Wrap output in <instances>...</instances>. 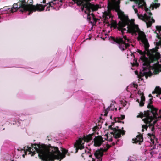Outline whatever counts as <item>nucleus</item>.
<instances>
[{"instance_id":"nucleus-20","label":"nucleus","mask_w":161,"mask_h":161,"mask_svg":"<svg viewBox=\"0 0 161 161\" xmlns=\"http://www.w3.org/2000/svg\"><path fill=\"white\" fill-rule=\"evenodd\" d=\"M94 155L95 157L99 161H102V157L103 155V153L102 151H101V149H98L96 150Z\"/></svg>"},{"instance_id":"nucleus-58","label":"nucleus","mask_w":161,"mask_h":161,"mask_svg":"<svg viewBox=\"0 0 161 161\" xmlns=\"http://www.w3.org/2000/svg\"><path fill=\"white\" fill-rule=\"evenodd\" d=\"M46 0H43V3H46Z\"/></svg>"},{"instance_id":"nucleus-46","label":"nucleus","mask_w":161,"mask_h":161,"mask_svg":"<svg viewBox=\"0 0 161 161\" xmlns=\"http://www.w3.org/2000/svg\"><path fill=\"white\" fill-rule=\"evenodd\" d=\"M136 63H133L132 64L133 66H138L139 65V64L137 63V61L136 60Z\"/></svg>"},{"instance_id":"nucleus-27","label":"nucleus","mask_w":161,"mask_h":161,"mask_svg":"<svg viewBox=\"0 0 161 161\" xmlns=\"http://www.w3.org/2000/svg\"><path fill=\"white\" fill-rule=\"evenodd\" d=\"M86 150H85V153H83L81 154V157L85 159V158H84L85 157H88V154L86 153ZM92 155L90 154L88 156V157L90 158H92Z\"/></svg>"},{"instance_id":"nucleus-55","label":"nucleus","mask_w":161,"mask_h":161,"mask_svg":"<svg viewBox=\"0 0 161 161\" xmlns=\"http://www.w3.org/2000/svg\"><path fill=\"white\" fill-rule=\"evenodd\" d=\"M53 3H52V5H53H53H54L56 3H55L54 2H53Z\"/></svg>"},{"instance_id":"nucleus-40","label":"nucleus","mask_w":161,"mask_h":161,"mask_svg":"<svg viewBox=\"0 0 161 161\" xmlns=\"http://www.w3.org/2000/svg\"><path fill=\"white\" fill-rule=\"evenodd\" d=\"M118 25V24H117ZM111 25L112 26L114 27L115 28L117 27V24L116 22H112L111 23Z\"/></svg>"},{"instance_id":"nucleus-24","label":"nucleus","mask_w":161,"mask_h":161,"mask_svg":"<svg viewBox=\"0 0 161 161\" xmlns=\"http://www.w3.org/2000/svg\"><path fill=\"white\" fill-rule=\"evenodd\" d=\"M10 8H10V6H9L4 7L3 8L0 9V12L7 11L9 10V12H11V11H10ZM4 14V13H2L1 14H0V19L3 17L2 15Z\"/></svg>"},{"instance_id":"nucleus-52","label":"nucleus","mask_w":161,"mask_h":161,"mask_svg":"<svg viewBox=\"0 0 161 161\" xmlns=\"http://www.w3.org/2000/svg\"><path fill=\"white\" fill-rule=\"evenodd\" d=\"M110 134L112 135H113V136L114 137V136H115L114 132V131H113V132H110Z\"/></svg>"},{"instance_id":"nucleus-61","label":"nucleus","mask_w":161,"mask_h":161,"mask_svg":"<svg viewBox=\"0 0 161 161\" xmlns=\"http://www.w3.org/2000/svg\"><path fill=\"white\" fill-rule=\"evenodd\" d=\"M66 155L69 156L70 155V153H69L68 152V153Z\"/></svg>"},{"instance_id":"nucleus-7","label":"nucleus","mask_w":161,"mask_h":161,"mask_svg":"<svg viewBox=\"0 0 161 161\" xmlns=\"http://www.w3.org/2000/svg\"><path fill=\"white\" fill-rule=\"evenodd\" d=\"M94 135V133L89 134L86 136H84L82 139H79L76 141L74 145V147L75 148V153L78 152L79 149L81 150L84 148V143H82V140L84 142H88L92 139V136Z\"/></svg>"},{"instance_id":"nucleus-1","label":"nucleus","mask_w":161,"mask_h":161,"mask_svg":"<svg viewBox=\"0 0 161 161\" xmlns=\"http://www.w3.org/2000/svg\"><path fill=\"white\" fill-rule=\"evenodd\" d=\"M117 14L121 21L118 22L117 28L119 31H121L123 35L126 31V33L132 35L136 34L137 32H141L138 25L135 24L134 20L130 21L128 16H126L124 12L119 11Z\"/></svg>"},{"instance_id":"nucleus-13","label":"nucleus","mask_w":161,"mask_h":161,"mask_svg":"<svg viewBox=\"0 0 161 161\" xmlns=\"http://www.w3.org/2000/svg\"><path fill=\"white\" fill-rule=\"evenodd\" d=\"M153 99L152 98L149 99V103L148 104L147 107L149 109L148 110H150V111H151L154 114V115H156L157 114L158 116H159L157 113L158 109L152 105L153 103Z\"/></svg>"},{"instance_id":"nucleus-50","label":"nucleus","mask_w":161,"mask_h":161,"mask_svg":"<svg viewBox=\"0 0 161 161\" xmlns=\"http://www.w3.org/2000/svg\"><path fill=\"white\" fill-rule=\"evenodd\" d=\"M157 37L158 39L161 40V34L159 35L158 33H157Z\"/></svg>"},{"instance_id":"nucleus-54","label":"nucleus","mask_w":161,"mask_h":161,"mask_svg":"<svg viewBox=\"0 0 161 161\" xmlns=\"http://www.w3.org/2000/svg\"><path fill=\"white\" fill-rule=\"evenodd\" d=\"M115 144H116V143H115L114 142H113L112 143V146H114L115 145Z\"/></svg>"},{"instance_id":"nucleus-29","label":"nucleus","mask_w":161,"mask_h":161,"mask_svg":"<svg viewBox=\"0 0 161 161\" xmlns=\"http://www.w3.org/2000/svg\"><path fill=\"white\" fill-rule=\"evenodd\" d=\"M151 69H152L154 70L153 73L155 75L158 74L159 73L160 69L159 68Z\"/></svg>"},{"instance_id":"nucleus-53","label":"nucleus","mask_w":161,"mask_h":161,"mask_svg":"<svg viewBox=\"0 0 161 161\" xmlns=\"http://www.w3.org/2000/svg\"><path fill=\"white\" fill-rule=\"evenodd\" d=\"M134 10L135 11V13H136L138 12V10L137 9H134Z\"/></svg>"},{"instance_id":"nucleus-12","label":"nucleus","mask_w":161,"mask_h":161,"mask_svg":"<svg viewBox=\"0 0 161 161\" xmlns=\"http://www.w3.org/2000/svg\"><path fill=\"white\" fill-rule=\"evenodd\" d=\"M84 6L89 13H90L91 9H92V11H96L99 8V5L92 4L90 3L85 4Z\"/></svg>"},{"instance_id":"nucleus-28","label":"nucleus","mask_w":161,"mask_h":161,"mask_svg":"<svg viewBox=\"0 0 161 161\" xmlns=\"http://www.w3.org/2000/svg\"><path fill=\"white\" fill-rule=\"evenodd\" d=\"M160 87L158 86H157L155 88V90L154 91H153L152 93V94H154L158 93V92H159V91H160Z\"/></svg>"},{"instance_id":"nucleus-11","label":"nucleus","mask_w":161,"mask_h":161,"mask_svg":"<svg viewBox=\"0 0 161 161\" xmlns=\"http://www.w3.org/2000/svg\"><path fill=\"white\" fill-rule=\"evenodd\" d=\"M108 11L105 12L103 15L104 22L106 24H109L108 19L111 17V11L112 9H114V8L108 7Z\"/></svg>"},{"instance_id":"nucleus-5","label":"nucleus","mask_w":161,"mask_h":161,"mask_svg":"<svg viewBox=\"0 0 161 161\" xmlns=\"http://www.w3.org/2000/svg\"><path fill=\"white\" fill-rule=\"evenodd\" d=\"M158 118L152 119H143L142 120L146 124V125H142V128L146 130H147L148 128L149 127L151 129L152 133V134L148 133L147 134L148 137L150 138L151 142H154V139L155 138L154 135L155 133L154 125L158 121Z\"/></svg>"},{"instance_id":"nucleus-31","label":"nucleus","mask_w":161,"mask_h":161,"mask_svg":"<svg viewBox=\"0 0 161 161\" xmlns=\"http://www.w3.org/2000/svg\"><path fill=\"white\" fill-rule=\"evenodd\" d=\"M112 104H111V105L108 107L106 110H105V113L104 114V116H107L108 113V111L110 110V108L111 107Z\"/></svg>"},{"instance_id":"nucleus-56","label":"nucleus","mask_w":161,"mask_h":161,"mask_svg":"<svg viewBox=\"0 0 161 161\" xmlns=\"http://www.w3.org/2000/svg\"><path fill=\"white\" fill-rule=\"evenodd\" d=\"M149 97H152L153 96H152L151 94H149L148 96Z\"/></svg>"},{"instance_id":"nucleus-16","label":"nucleus","mask_w":161,"mask_h":161,"mask_svg":"<svg viewBox=\"0 0 161 161\" xmlns=\"http://www.w3.org/2000/svg\"><path fill=\"white\" fill-rule=\"evenodd\" d=\"M114 138L117 139L121 137V135H124L125 134V131L122 130L121 129H116L114 131Z\"/></svg>"},{"instance_id":"nucleus-25","label":"nucleus","mask_w":161,"mask_h":161,"mask_svg":"<svg viewBox=\"0 0 161 161\" xmlns=\"http://www.w3.org/2000/svg\"><path fill=\"white\" fill-rule=\"evenodd\" d=\"M74 2H76L78 4L81 5L83 4L84 2L90 1L91 0H72Z\"/></svg>"},{"instance_id":"nucleus-21","label":"nucleus","mask_w":161,"mask_h":161,"mask_svg":"<svg viewBox=\"0 0 161 161\" xmlns=\"http://www.w3.org/2000/svg\"><path fill=\"white\" fill-rule=\"evenodd\" d=\"M149 13V16L147 15L146 14H145L144 16L142 14L139 15L137 14V15L138 18L141 20H142L144 21V20L146 21L148 20L151 18V16L152 15V13L151 12Z\"/></svg>"},{"instance_id":"nucleus-2","label":"nucleus","mask_w":161,"mask_h":161,"mask_svg":"<svg viewBox=\"0 0 161 161\" xmlns=\"http://www.w3.org/2000/svg\"><path fill=\"white\" fill-rule=\"evenodd\" d=\"M49 145L44 144H31V147L29 146L24 147L25 154H31L33 156L36 152L38 153L39 158L43 161H46L44 159H48Z\"/></svg>"},{"instance_id":"nucleus-37","label":"nucleus","mask_w":161,"mask_h":161,"mask_svg":"<svg viewBox=\"0 0 161 161\" xmlns=\"http://www.w3.org/2000/svg\"><path fill=\"white\" fill-rule=\"evenodd\" d=\"M26 4H30L32 5V6L33 5H32V4L33 3V0H28L27 2H26Z\"/></svg>"},{"instance_id":"nucleus-39","label":"nucleus","mask_w":161,"mask_h":161,"mask_svg":"<svg viewBox=\"0 0 161 161\" xmlns=\"http://www.w3.org/2000/svg\"><path fill=\"white\" fill-rule=\"evenodd\" d=\"M144 101L141 100L139 103V105L141 107H142L144 105Z\"/></svg>"},{"instance_id":"nucleus-33","label":"nucleus","mask_w":161,"mask_h":161,"mask_svg":"<svg viewBox=\"0 0 161 161\" xmlns=\"http://www.w3.org/2000/svg\"><path fill=\"white\" fill-rule=\"evenodd\" d=\"M53 3L52 2H50L48 3V6L47 7L46 9V11H49L50 10V7H53V6L52 5V3Z\"/></svg>"},{"instance_id":"nucleus-51","label":"nucleus","mask_w":161,"mask_h":161,"mask_svg":"<svg viewBox=\"0 0 161 161\" xmlns=\"http://www.w3.org/2000/svg\"><path fill=\"white\" fill-rule=\"evenodd\" d=\"M133 87L134 88H135L136 89H137V87H138V86L137 84H135V83H133Z\"/></svg>"},{"instance_id":"nucleus-62","label":"nucleus","mask_w":161,"mask_h":161,"mask_svg":"<svg viewBox=\"0 0 161 161\" xmlns=\"http://www.w3.org/2000/svg\"><path fill=\"white\" fill-rule=\"evenodd\" d=\"M119 140L118 139L116 141V143H117V142H119Z\"/></svg>"},{"instance_id":"nucleus-60","label":"nucleus","mask_w":161,"mask_h":161,"mask_svg":"<svg viewBox=\"0 0 161 161\" xmlns=\"http://www.w3.org/2000/svg\"><path fill=\"white\" fill-rule=\"evenodd\" d=\"M114 128H116L117 129H119V127L118 126H116Z\"/></svg>"},{"instance_id":"nucleus-14","label":"nucleus","mask_w":161,"mask_h":161,"mask_svg":"<svg viewBox=\"0 0 161 161\" xmlns=\"http://www.w3.org/2000/svg\"><path fill=\"white\" fill-rule=\"evenodd\" d=\"M142 34L139 35L140 36L142 42L144 44V47L146 50H147L149 47V45L148 43V40L146 38V35L143 32L141 31Z\"/></svg>"},{"instance_id":"nucleus-18","label":"nucleus","mask_w":161,"mask_h":161,"mask_svg":"<svg viewBox=\"0 0 161 161\" xmlns=\"http://www.w3.org/2000/svg\"><path fill=\"white\" fill-rule=\"evenodd\" d=\"M152 53L153 54V55H155L158 54V59L157 60L154 61L152 63H154L155 62H157L155 63V65H157L158 66L159 68L161 67V64H159V62H158V60L159 58H161L160 55V53L157 51V50L155 49H152Z\"/></svg>"},{"instance_id":"nucleus-32","label":"nucleus","mask_w":161,"mask_h":161,"mask_svg":"<svg viewBox=\"0 0 161 161\" xmlns=\"http://www.w3.org/2000/svg\"><path fill=\"white\" fill-rule=\"evenodd\" d=\"M140 95H141V100L145 101V97L144 96V93L143 92L140 93Z\"/></svg>"},{"instance_id":"nucleus-57","label":"nucleus","mask_w":161,"mask_h":161,"mask_svg":"<svg viewBox=\"0 0 161 161\" xmlns=\"http://www.w3.org/2000/svg\"><path fill=\"white\" fill-rule=\"evenodd\" d=\"M131 56H133L134 57V58H135V56H134V53H132V54H131Z\"/></svg>"},{"instance_id":"nucleus-63","label":"nucleus","mask_w":161,"mask_h":161,"mask_svg":"<svg viewBox=\"0 0 161 161\" xmlns=\"http://www.w3.org/2000/svg\"><path fill=\"white\" fill-rule=\"evenodd\" d=\"M159 69H160V71L161 72V67L160 66V67H159Z\"/></svg>"},{"instance_id":"nucleus-9","label":"nucleus","mask_w":161,"mask_h":161,"mask_svg":"<svg viewBox=\"0 0 161 161\" xmlns=\"http://www.w3.org/2000/svg\"><path fill=\"white\" fill-rule=\"evenodd\" d=\"M144 117V119H152V118H159L160 116H158L157 115H155L154 113H153L151 111H150V110H147V111H145L144 112V113L142 112H141L137 116V118H142Z\"/></svg>"},{"instance_id":"nucleus-45","label":"nucleus","mask_w":161,"mask_h":161,"mask_svg":"<svg viewBox=\"0 0 161 161\" xmlns=\"http://www.w3.org/2000/svg\"><path fill=\"white\" fill-rule=\"evenodd\" d=\"M100 149H101V151H102L103 153L104 152H107L108 150V149L107 148L104 149H103V148H100Z\"/></svg>"},{"instance_id":"nucleus-30","label":"nucleus","mask_w":161,"mask_h":161,"mask_svg":"<svg viewBox=\"0 0 161 161\" xmlns=\"http://www.w3.org/2000/svg\"><path fill=\"white\" fill-rule=\"evenodd\" d=\"M85 12L86 14H87V19L90 21L91 20V17H90V13H89L86 9L85 11Z\"/></svg>"},{"instance_id":"nucleus-26","label":"nucleus","mask_w":161,"mask_h":161,"mask_svg":"<svg viewBox=\"0 0 161 161\" xmlns=\"http://www.w3.org/2000/svg\"><path fill=\"white\" fill-rule=\"evenodd\" d=\"M136 3L138 4L139 8H143V4H142L140 0H134Z\"/></svg>"},{"instance_id":"nucleus-38","label":"nucleus","mask_w":161,"mask_h":161,"mask_svg":"<svg viewBox=\"0 0 161 161\" xmlns=\"http://www.w3.org/2000/svg\"><path fill=\"white\" fill-rule=\"evenodd\" d=\"M145 4V11L147 13L149 14V13L150 12V10L148 9V8H147L146 6V4L145 3H144Z\"/></svg>"},{"instance_id":"nucleus-34","label":"nucleus","mask_w":161,"mask_h":161,"mask_svg":"<svg viewBox=\"0 0 161 161\" xmlns=\"http://www.w3.org/2000/svg\"><path fill=\"white\" fill-rule=\"evenodd\" d=\"M125 118V116L124 115H121L120 117L117 118H115L114 119H117V120H119L120 119L121 120H123Z\"/></svg>"},{"instance_id":"nucleus-48","label":"nucleus","mask_w":161,"mask_h":161,"mask_svg":"<svg viewBox=\"0 0 161 161\" xmlns=\"http://www.w3.org/2000/svg\"><path fill=\"white\" fill-rule=\"evenodd\" d=\"M114 121L115 122H118L119 123H124V122L121 121H119V120H117V119H114Z\"/></svg>"},{"instance_id":"nucleus-59","label":"nucleus","mask_w":161,"mask_h":161,"mask_svg":"<svg viewBox=\"0 0 161 161\" xmlns=\"http://www.w3.org/2000/svg\"><path fill=\"white\" fill-rule=\"evenodd\" d=\"M144 131V129L142 128V131L143 132Z\"/></svg>"},{"instance_id":"nucleus-19","label":"nucleus","mask_w":161,"mask_h":161,"mask_svg":"<svg viewBox=\"0 0 161 161\" xmlns=\"http://www.w3.org/2000/svg\"><path fill=\"white\" fill-rule=\"evenodd\" d=\"M139 135L136 136V138L132 139V141H134L133 143H138L140 145L141 143L143 141V137L142 134H141L140 133H138Z\"/></svg>"},{"instance_id":"nucleus-49","label":"nucleus","mask_w":161,"mask_h":161,"mask_svg":"<svg viewBox=\"0 0 161 161\" xmlns=\"http://www.w3.org/2000/svg\"><path fill=\"white\" fill-rule=\"evenodd\" d=\"M106 147H107V148L108 150L110 147H111V146L107 144L106 145Z\"/></svg>"},{"instance_id":"nucleus-44","label":"nucleus","mask_w":161,"mask_h":161,"mask_svg":"<svg viewBox=\"0 0 161 161\" xmlns=\"http://www.w3.org/2000/svg\"><path fill=\"white\" fill-rule=\"evenodd\" d=\"M108 128L110 129L111 130H112L113 131L115 130L116 128H114L112 127V125H110L108 126Z\"/></svg>"},{"instance_id":"nucleus-6","label":"nucleus","mask_w":161,"mask_h":161,"mask_svg":"<svg viewBox=\"0 0 161 161\" xmlns=\"http://www.w3.org/2000/svg\"><path fill=\"white\" fill-rule=\"evenodd\" d=\"M137 52L140 55H142L140 58V59L143 62V65L150 66V63H152L154 61L157 60L158 55H153V54L152 53H152L148 58L146 57L145 55L146 52L145 51L143 52L142 50L138 49Z\"/></svg>"},{"instance_id":"nucleus-47","label":"nucleus","mask_w":161,"mask_h":161,"mask_svg":"<svg viewBox=\"0 0 161 161\" xmlns=\"http://www.w3.org/2000/svg\"><path fill=\"white\" fill-rule=\"evenodd\" d=\"M160 6V4L155 3L154 4V7L156 8L159 7Z\"/></svg>"},{"instance_id":"nucleus-10","label":"nucleus","mask_w":161,"mask_h":161,"mask_svg":"<svg viewBox=\"0 0 161 161\" xmlns=\"http://www.w3.org/2000/svg\"><path fill=\"white\" fill-rule=\"evenodd\" d=\"M110 0V1L108 0V7L114 8L115 11L117 12L118 14V12L119 11H121L120 9V6L119 5L120 2L119 1H116V0Z\"/></svg>"},{"instance_id":"nucleus-35","label":"nucleus","mask_w":161,"mask_h":161,"mask_svg":"<svg viewBox=\"0 0 161 161\" xmlns=\"http://www.w3.org/2000/svg\"><path fill=\"white\" fill-rule=\"evenodd\" d=\"M123 39V40L126 41V42H128L129 41V39L128 38H127V37L126 35L124 36L123 35V38H122Z\"/></svg>"},{"instance_id":"nucleus-3","label":"nucleus","mask_w":161,"mask_h":161,"mask_svg":"<svg viewBox=\"0 0 161 161\" xmlns=\"http://www.w3.org/2000/svg\"><path fill=\"white\" fill-rule=\"evenodd\" d=\"M46 6V5H42L40 4H37L36 6H32L30 4H26V1L24 0L18 2L17 3H14L13 7L11 8L10 11L11 12L13 13L16 12L18 9H19V11L22 12L29 11L28 15H30L33 12L36 11H43Z\"/></svg>"},{"instance_id":"nucleus-64","label":"nucleus","mask_w":161,"mask_h":161,"mask_svg":"<svg viewBox=\"0 0 161 161\" xmlns=\"http://www.w3.org/2000/svg\"><path fill=\"white\" fill-rule=\"evenodd\" d=\"M136 101L138 102L139 103L140 102L139 101V99H138L136 100Z\"/></svg>"},{"instance_id":"nucleus-43","label":"nucleus","mask_w":161,"mask_h":161,"mask_svg":"<svg viewBox=\"0 0 161 161\" xmlns=\"http://www.w3.org/2000/svg\"><path fill=\"white\" fill-rule=\"evenodd\" d=\"M156 94H157L156 95V96L158 97H159L160 94H161V88H160V91H159L158 93H156Z\"/></svg>"},{"instance_id":"nucleus-36","label":"nucleus","mask_w":161,"mask_h":161,"mask_svg":"<svg viewBox=\"0 0 161 161\" xmlns=\"http://www.w3.org/2000/svg\"><path fill=\"white\" fill-rule=\"evenodd\" d=\"M105 136H106V138H105V140H108L110 142H112L113 141V139L112 137H111L109 139H108V134H106L105 135Z\"/></svg>"},{"instance_id":"nucleus-15","label":"nucleus","mask_w":161,"mask_h":161,"mask_svg":"<svg viewBox=\"0 0 161 161\" xmlns=\"http://www.w3.org/2000/svg\"><path fill=\"white\" fill-rule=\"evenodd\" d=\"M93 141L94 142V146L95 147L100 146L104 142L103 138L101 136H95Z\"/></svg>"},{"instance_id":"nucleus-8","label":"nucleus","mask_w":161,"mask_h":161,"mask_svg":"<svg viewBox=\"0 0 161 161\" xmlns=\"http://www.w3.org/2000/svg\"><path fill=\"white\" fill-rule=\"evenodd\" d=\"M110 38L111 40L113 41L112 43L113 44H117L119 48L122 51H124L130 46V44L126 42L125 41H124L122 38L119 37H115L111 36Z\"/></svg>"},{"instance_id":"nucleus-42","label":"nucleus","mask_w":161,"mask_h":161,"mask_svg":"<svg viewBox=\"0 0 161 161\" xmlns=\"http://www.w3.org/2000/svg\"><path fill=\"white\" fill-rule=\"evenodd\" d=\"M91 15L93 19L94 20V21L95 22H96L97 21V19L95 17L94 14L93 13L91 14Z\"/></svg>"},{"instance_id":"nucleus-22","label":"nucleus","mask_w":161,"mask_h":161,"mask_svg":"<svg viewBox=\"0 0 161 161\" xmlns=\"http://www.w3.org/2000/svg\"><path fill=\"white\" fill-rule=\"evenodd\" d=\"M151 63H150V66H148L147 65H143L144 66L143 67V71H147L148 69H151L159 68L158 66L157 65H155V63L153 66H151L150 64Z\"/></svg>"},{"instance_id":"nucleus-23","label":"nucleus","mask_w":161,"mask_h":161,"mask_svg":"<svg viewBox=\"0 0 161 161\" xmlns=\"http://www.w3.org/2000/svg\"><path fill=\"white\" fill-rule=\"evenodd\" d=\"M144 21L146 22L147 27L149 28L152 26V23L155 22V21L153 17H151V18L148 20H144Z\"/></svg>"},{"instance_id":"nucleus-4","label":"nucleus","mask_w":161,"mask_h":161,"mask_svg":"<svg viewBox=\"0 0 161 161\" xmlns=\"http://www.w3.org/2000/svg\"><path fill=\"white\" fill-rule=\"evenodd\" d=\"M62 153L59 150L57 147L49 145L48 159L46 161H54V159L62 160L65 158L67 154L68 150L63 148ZM45 160V159H44Z\"/></svg>"},{"instance_id":"nucleus-17","label":"nucleus","mask_w":161,"mask_h":161,"mask_svg":"<svg viewBox=\"0 0 161 161\" xmlns=\"http://www.w3.org/2000/svg\"><path fill=\"white\" fill-rule=\"evenodd\" d=\"M150 69H148V70H149L148 72H145V71H143V73L141 72H140V74L138 75V78H141L142 77L145 76L146 78L147 79L148 78V77L151 76L153 75V73Z\"/></svg>"},{"instance_id":"nucleus-41","label":"nucleus","mask_w":161,"mask_h":161,"mask_svg":"<svg viewBox=\"0 0 161 161\" xmlns=\"http://www.w3.org/2000/svg\"><path fill=\"white\" fill-rule=\"evenodd\" d=\"M156 30L160 32L161 31V26H156Z\"/></svg>"}]
</instances>
